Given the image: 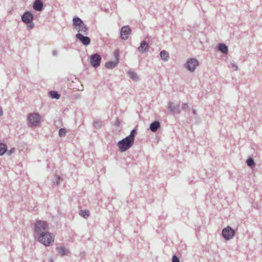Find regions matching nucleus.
<instances>
[{"label": "nucleus", "instance_id": "1", "mask_svg": "<svg viewBox=\"0 0 262 262\" xmlns=\"http://www.w3.org/2000/svg\"><path fill=\"white\" fill-rule=\"evenodd\" d=\"M137 134V130L136 128L130 131V134L125 138L119 141L117 146L119 148V151L123 152L129 149L135 142V138Z\"/></svg>", "mask_w": 262, "mask_h": 262}, {"label": "nucleus", "instance_id": "2", "mask_svg": "<svg viewBox=\"0 0 262 262\" xmlns=\"http://www.w3.org/2000/svg\"><path fill=\"white\" fill-rule=\"evenodd\" d=\"M49 225L48 223L45 221L37 220L34 224V235L39 234V237L42 238V236L45 235L43 232L48 231Z\"/></svg>", "mask_w": 262, "mask_h": 262}, {"label": "nucleus", "instance_id": "3", "mask_svg": "<svg viewBox=\"0 0 262 262\" xmlns=\"http://www.w3.org/2000/svg\"><path fill=\"white\" fill-rule=\"evenodd\" d=\"M43 233L45 235L42 236V238L41 237L39 238V234L34 235L37 241L45 246H49L52 245L54 241V235L48 231L43 232Z\"/></svg>", "mask_w": 262, "mask_h": 262}, {"label": "nucleus", "instance_id": "4", "mask_svg": "<svg viewBox=\"0 0 262 262\" xmlns=\"http://www.w3.org/2000/svg\"><path fill=\"white\" fill-rule=\"evenodd\" d=\"M34 16L30 11H25L21 16V21L27 25L28 30H30L34 28L33 23Z\"/></svg>", "mask_w": 262, "mask_h": 262}, {"label": "nucleus", "instance_id": "5", "mask_svg": "<svg viewBox=\"0 0 262 262\" xmlns=\"http://www.w3.org/2000/svg\"><path fill=\"white\" fill-rule=\"evenodd\" d=\"M73 25L74 28L78 29V32H83L86 35L89 34V28L84 24L83 20L78 16H75L73 18Z\"/></svg>", "mask_w": 262, "mask_h": 262}, {"label": "nucleus", "instance_id": "6", "mask_svg": "<svg viewBox=\"0 0 262 262\" xmlns=\"http://www.w3.org/2000/svg\"><path fill=\"white\" fill-rule=\"evenodd\" d=\"M235 234V230L229 226L222 229V235L226 241H229L232 239L234 236Z\"/></svg>", "mask_w": 262, "mask_h": 262}, {"label": "nucleus", "instance_id": "7", "mask_svg": "<svg viewBox=\"0 0 262 262\" xmlns=\"http://www.w3.org/2000/svg\"><path fill=\"white\" fill-rule=\"evenodd\" d=\"M199 61L195 58H190L187 60L184 67L189 72H193L199 66Z\"/></svg>", "mask_w": 262, "mask_h": 262}, {"label": "nucleus", "instance_id": "8", "mask_svg": "<svg viewBox=\"0 0 262 262\" xmlns=\"http://www.w3.org/2000/svg\"><path fill=\"white\" fill-rule=\"evenodd\" d=\"M28 121L31 126H36L40 122V117L38 113L29 114Z\"/></svg>", "mask_w": 262, "mask_h": 262}, {"label": "nucleus", "instance_id": "9", "mask_svg": "<svg viewBox=\"0 0 262 262\" xmlns=\"http://www.w3.org/2000/svg\"><path fill=\"white\" fill-rule=\"evenodd\" d=\"M101 56L98 53L92 54L90 57V62L91 65L95 68L100 66L101 62Z\"/></svg>", "mask_w": 262, "mask_h": 262}, {"label": "nucleus", "instance_id": "10", "mask_svg": "<svg viewBox=\"0 0 262 262\" xmlns=\"http://www.w3.org/2000/svg\"><path fill=\"white\" fill-rule=\"evenodd\" d=\"M131 33V29L128 26H123L120 30V37L123 40H126Z\"/></svg>", "mask_w": 262, "mask_h": 262}, {"label": "nucleus", "instance_id": "11", "mask_svg": "<svg viewBox=\"0 0 262 262\" xmlns=\"http://www.w3.org/2000/svg\"><path fill=\"white\" fill-rule=\"evenodd\" d=\"M168 109L170 111L172 115L179 114L181 113L180 105L174 104L172 102H169L168 104Z\"/></svg>", "mask_w": 262, "mask_h": 262}, {"label": "nucleus", "instance_id": "12", "mask_svg": "<svg viewBox=\"0 0 262 262\" xmlns=\"http://www.w3.org/2000/svg\"><path fill=\"white\" fill-rule=\"evenodd\" d=\"M75 36L84 46H88L91 43V39L87 36L78 33L76 34Z\"/></svg>", "mask_w": 262, "mask_h": 262}, {"label": "nucleus", "instance_id": "13", "mask_svg": "<svg viewBox=\"0 0 262 262\" xmlns=\"http://www.w3.org/2000/svg\"><path fill=\"white\" fill-rule=\"evenodd\" d=\"M43 3L41 0H34L32 7L36 11L40 12L43 9Z\"/></svg>", "mask_w": 262, "mask_h": 262}, {"label": "nucleus", "instance_id": "14", "mask_svg": "<svg viewBox=\"0 0 262 262\" xmlns=\"http://www.w3.org/2000/svg\"><path fill=\"white\" fill-rule=\"evenodd\" d=\"M149 48V44L145 40L141 41L140 46L138 48V51L141 54L147 52Z\"/></svg>", "mask_w": 262, "mask_h": 262}, {"label": "nucleus", "instance_id": "15", "mask_svg": "<svg viewBox=\"0 0 262 262\" xmlns=\"http://www.w3.org/2000/svg\"><path fill=\"white\" fill-rule=\"evenodd\" d=\"M160 122L156 120L150 124L149 129L152 132L155 133L160 128Z\"/></svg>", "mask_w": 262, "mask_h": 262}, {"label": "nucleus", "instance_id": "16", "mask_svg": "<svg viewBox=\"0 0 262 262\" xmlns=\"http://www.w3.org/2000/svg\"><path fill=\"white\" fill-rule=\"evenodd\" d=\"M216 48L218 51L221 52L223 54H227L228 52V46L224 43H219Z\"/></svg>", "mask_w": 262, "mask_h": 262}, {"label": "nucleus", "instance_id": "17", "mask_svg": "<svg viewBox=\"0 0 262 262\" xmlns=\"http://www.w3.org/2000/svg\"><path fill=\"white\" fill-rule=\"evenodd\" d=\"M56 250L61 256L67 255L69 253V250L63 246L57 247Z\"/></svg>", "mask_w": 262, "mask_h": 262}, {"label": "nucleus", "instance_id": "18", "mask_svg": "<svg viewBox=\"0 0 262 262\" xmlns=\"http://www.w3.org/2000/svg\"><path fill=\"white\" fill-rule=\"evenodd\" d=\"M161 58L164 61H167L169 58V55L168 52L165 50H162L160 53Z\"/></svg>", "mask_w": 262, "mask_h": 262}, {"label": "nucleus", "instance_id": "19", "mask_svg": "<svg viewBox=\"0 0 262 262\" xmlns=\"http://www.w3.org/2000/svg\"><path fill=\"white\" fill-rule=\"evenodd\" d=\"M127 73L129 78L133 80L134 81H137L139 80V77L138 76L137 74L134 71L129 70L127 71Z\"/></svg>", "mask_w": 262, "mask_h": 262}, {"label": "nucleus", "instance_id": "20", "mask_svg": "<svg viewBox=\"0 0 262 262\" xmlns=\"http://www.w3.org/2000/svg\"><path fill=\"white\" fill-rule=\"evenodd\" d=\"M118 64V63L116 61H109L105 63V67L107 69H113L115 68Z\"/></svg>", "mask_w": 262, "mask_h": 262}, {"label": "nucleus", "instance_id": "21", "mask_svg": "<svg viewBox=\"0 0 262 262\" xmlns=\"http://www.w3.org/2000/svg\"><path fill=\"white\" fill-rule=\"evenodd\" d=\"M49 95L52 99H58L60 98V95L55 91H50L49 92Z\"/></svg>", "mask_w": 262, "mask_h": 262}, {"label": "nucleus", "instance_id": "22", "mask_svg": "<svg viewBox=\"0 0 262 262\" xmlns=\"http://www.w3.org/2000/svg\"><path fill=\"white\" fill-rule=\"evenodd\" d=\"M79 215L84 219H87L90 215V211L88 210H80L79 213Z\"/></svg>", "mask_w": 262, "mask_h": 262}, {"label": "nucleus", "instance_id": "23", "mask_svg": "<svg viewBox=\"0 0 262 262\" xmlns=\"http://www.w3.org/2000/svg\"><path fill=\"white\" fill-rule=\"evenodd\" d=\"M247 165L250 168H253L255 166V163L253 158L249 157L246 160Z\"/></svg>", "mask_w": 262, "mask_h": 262}, {"label": "nucleus", "instance_id": "24", "mask_svg": "<svg viewBox=\"0 0 262 262\" xmlns=\"http://www.w3.org/2000/svg\"><path fill=\"white\" fill-rule=\"evenodd\" d=\"M7 150V146L5 143H0V156H3Z\"/></svg>", "mask_w": 262, "mask_h": 262}, {"label": "nucleus", "instance_id": "25", "mask_svg": "<svg viewBox=\"0 0 262 262\" xmlns=\"http://www.w3.org/2000/svg\"><path fill=\"white\" fill-rule=\"evenodd\" d=\"M93 126L95 128H99L102 126V121L100 120H97L93 122Z\"/></svg>", "mask_w": 262, "mask_h": 262}, {"label": "nucleus", "instance_id": "26", "mask_svg": "<svg viewBox=\"0 0 262 262\" xmlns=\"http://www.w3.org/2000/svg\"><path fill=\"white\" fill-rule=\"evenodd\" d=\"M67 130L64 128H61L59 130L58 135L60 137H63L66 135Z\"/></svg>", "mask_w": 262, "mask_h": 262}, {"label": "nucleus", "instance_id": "27", "mask_svg": "<svg viewBox=\"0 0 262 262\" xmlns=\"http://www.w3.org/2000/svg\"><path fill=\"white\" fill-rule=\"evenodd\" d=\"M119 53H120V51H119V50L118 49H116L115 51H114V56H115V60L116 62H117L118 63H119Z\"/></svg>", "mask_w": 262, "mask_h": 262}, {"label": "nucleus", "instance_id": "28", "mask_svg": "<svg viewBox=\"0 0 262 262\" xmlns=\"http://www.w3.org/2000/svg\"><path fill=\"white\" fill-rule=\"evenodd\" d=\"M181 108L182 110L184 112H186L187 110L189 108V106L187 103H184L182 104L181 106Z\"/></svg>", "mask_w": 262, "mask_h": 262}, {"label": "nucleus", "instance_id": "29", "mask_svg": "<svg viewBox=\"0 0 262 262\" xmlns=\"http://www.w3.org/2000/svg\"><path fill=\"white\" fill-rule=\"evenodd\" d=\"M171 260V262H180L179 258L176 254L172 255Z\"/></svg>", "mask_w": 262, "mask_h": 262}, {"label": "nucleus", "instance_id": "30", "mask_svg": "<svg viewBox=\"0 0 262 262\" xmlns=\"http://www.w3.org/2000/svg\"><path fill=\"white\" fill-rule=\"evenodd\" d=\"M14 151H15V148H12L10 150H7V151H6V153H7L8 156H10L12 154H13L14 152Z\"/></svg>", "mask_w": 262, "mask_h": 262}, {"label": "nucleus", "instance_id": "31", "mask_svg": "<svg viewBox=\"0 0 262 262\" xmlns=\"http://www.w3.org/2000/svg\"><path fill=\"white\" fill-rule=\"evenodd\" d=\"M60 180V177L58 176L55 180H53V183L56 185L59 184Z\"/></svg>", "mask_w": 262, "mask_h": 262}, {"label": "nucleus", "instance_id": "32", "mask_svg": "<svg viewBox=\"0 0 262 262\" xmlns=\"http://www.w3.org/2000/svg\"><path fill=\"white\" fill-rule=\"evenodd\" d=\"M120 125V121L118 118H117L115 121V125L116 127H119Z\"/></svg>", "mask_w": 262, "mask_h": 262}, {"label": "nucleus", "instance_id": "33", "mask_svg": "<svg viewBox=\"0 0 262 262\" xmlns=\"http://www.w3.org/2000/svg\"><path fill=\"white\" fill-rule=\"evenodd\" d=\"M232 67L234 68V70L235 71H237L238 70V67L234 63H231Z\"/></svg>", "mask_w": 262, "mask_h": 262}, {"label": "nucleus", "instance_id": "34", "mask_svg": "<svg viewBox=\"0 0 262 262\" xmlns=\"http://www.w3.org/2000/svg\"><path fill=\"white\" fill-rule=\"evenodd\" d=\"M58 52L56 50H53L52 52V54L54 56H56L57 55Z\"/></svg>", "mask_w": 262, "mask_h": 262}, {"label": "nucleus", "instance_id": "35", "mask_svg": "<svg viewBox=\"0 0 262 262\" xmlns=\"http://www.w3.org/2000/svg\"><path fill=\"white\" fill-rule=\"evenodd\" d=\"M3 112L2 108L1 106H0V116H3Z\"/></svg>", "mask_w": 262, "mask_h": 262}, {"label": "nucleus", "instance_id": "36", "mask_svg": "<svg viewBox=\"0 0 262 262\" xmlns=\"http://www.w3.org/2000/svg\"><path fill=\"white\" fill-rule=\"evenodd\" d=\"M192 113H193L194 115H196V110H195V109H193V110H192Z\"/></svg>", "mask_w": 262, "mask_h": 262}]
</instances>
